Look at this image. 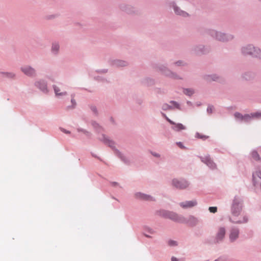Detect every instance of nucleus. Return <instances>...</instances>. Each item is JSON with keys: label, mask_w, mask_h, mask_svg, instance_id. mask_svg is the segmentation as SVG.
<instances>
[{"label": "nucleus", "mask_w": 261, "mask_h": 261, "mask_svg": "<svg viewBox=\"0 0 261 261\" xmlns=\"http://www.w3.org/2000/svg\"><path fill=\"white\" fill-rule=\"evenodd\" d=\"M238 236L239 230L235 228L232 229L229 234V239L231 242H233L238 238Z\"/></svg>", "instance_id": "obj_11"}, {"label": "nucleus", "mask_w": 261, "mask_h": 261, "mask_svg": "<svg viewBox=\"0 0 261 261\" xmlns=\"http://www.w3.org/2000/svg\"><path fill=\"white\" fill-rule=\"evenodd\" d=\"M168 244L170 246H173L176 245V242L174 241H169Z\"/></svg>", "instance_id": "obj_26"}, {"label": "nucleus", "mask_w": 261, "mask_h": 261, "mask_svg": "<svg viewBox=\"0 0 261 261\" xmlns=\"http://www.w3.org/2000/svg\"><path fill=\"white\" fill-rule=\"evenodd\" d=\"M171 260L172 261H178V259L175 257H172L171 258Z\"/></svg>", "instance_id": "obj_29"}, {"label": "nucleus", "mask_w": 261, "mask_h": 261, "mask_svg": "<svg viewBox=\"0 0 261 261\" xmlns=\"http://www.w3.org/2000/svg\"><path fill=\"white\" fill-rule=\"evenodd\" d=\"M8 76L10 77H13L14 76V74L13 73H9L8 74Z\"/></svg>", "instance_id": "obj_28"}, {"label": "nucleus", "mask_w": 261, "mask_h": 261, "mask_svg": "<svg viewBox=\"0 0 261 261\" xmlns=\"http://www.w3.org/2000/svg\"><path fill=\"white\" fill-rule=\"evenodd\" d=\"M170 103L172 105L171 106H170V105H169L168 104H164L163 106V109L164 110H167L171 109H172L173 108H178L179 106H178V105L176 102H175V101H171Z\"/></svg>", "instance_id": "obj_13"}, {"label": "nucleus", "mask_w": 261, "mask_h": 261, "mask_svg": "<svg viewBox=\"0 0 261 261\" xmlns=\"http://www.w3.org/2000/svg\"><path fill=\"white\" fill-rule=\"evenodd\" d=\"M173 185L176 187V188H178L180 189H183L186 188L189 184L186 180H178L176 179H174L172 181Z\"/></svg>", "instance_id": "obj_1"}, {"label": "nucleus", "mask_w": 261, "mask_h": 261, "mask_svg": "<svg viewBox=\"0 0 261 261\" xmlns=\"http://www.w3.org/2000/svg\"><path fill=\"white\" fill-rule=\"evenodd\" d=\"M184 92L185 94L188 95H191L193 93V91L191 89H185L184 91Z\"/></svg>", "instance_id": "obj_21"}, {"label": "nucleus", "mask_w": 261, "mask_h": 261, "mask_svg": "<svg viewBox=\"0 0 261 261\" xmlns=\"http://www.w3.org/2000/svg\"><path fill=\"white\" fill-rule=\"evenodd\" d=\"M261 117V112H256L254 113H251V114H246L243 116L242 121L245 122H248L250 121L251 119L254 118H260Z\"/></svg>", "instance_id": "obj_5"}, {"label": "nucleus", "mask_w": 261, "mask_h": 261, "mask_svg": "<svg viewBox=\"0 0 261 261\" xmlns=\"http://www.w3.org/2000/svg\"><path fill=\"white\" fill-rule=\"evenodd\" d=\"M103 141L108 144L111 147H113L114 146V143L108 138H106L105 136H103Z\"/></svg>", "instance_id": "obj_19"}, {"label": "nucleus", "mask_w": 261, "mask_h": 261, "mask_svg": "<svg viewBox=\"0 0 261 261\" xmlns=\"http://www.w3.org/2000/svg\"><path fill=\"white\" fill-rule=\"evenodd\" d=\"M55 93L56 94V95L57 96H64L67 94L66 92H60L61 90L59 87H58L56 86H53Z\"/></svg>", "instance_id": "obj_14"}, {"label": "nucleus", "mask_w": 261, "mask_h": 261, "mask_svg": "<svg viewBox=\"0 0 261 261\" xmlns=\"http://www.w3.org/2000/svg\"><path fill=\"white\" fill-rule=\"evenodd\" d=\"M225 229L223 227H220L218 229L215 238V241L217 243L221 241L225 237Z\"/></svg>", "instance_id": "obj_2"}, {"label": "nucleus", "mask_w": 261, "mask_h": 261, "mask_svg": "<svg viewBox=\"0 0 261 261\" xmlns=\"http://www.w3.org/2000/svg\"><path fill=\"white\" fill-rule=\"evenodd\" d=\"M247 219H245L244 220V221L243 222H247Z\"/></svg>", "instance_id": "obj_33"}, {"label": "nucleus", "mask_w": 261, "mask_h": 261, "mask_svg": "<svg viewBox=\"0 0 261 261\" xmlns=\"http://www.w3.org/2000/svg\"><path fill=\"white\" fill-rule=\"evenodd\" d=\"M36 85L43 92H47V86L44 81L38 82L36 84Z\"/></svg>", "instance_id": "obj_12"}, {"label": "nucleus", "mask_w": 261, "mask_h": 261, "mask_svg": "<svg viewBox=\"0 0 261 261\" xmlns=\"http://www.w3.org/2000/svg\"><path fill=\"white\" fill-rule=\"evenodd\" d=\"M208 210L211 213H215L217 212V207H210Z\"/></svg>", "instance_id": "obj_24"}, {"label": "nucleus", "mask_w": 261, "mask_h": 261, "mask_svg": "<svg viewBox=\"0 0 261 261\" xmlns=\"http://www.w3.org/2000/svg\"><path fill=\"white\" fill-rule=\"evenodd\" d=\"M201 161L203 163L206 164L210 168L214 169L216 168V165L211 160L209 156H206L201 159Z\"/></svg>", "instance_id": "obj_6"}, {"label": "nucleus", "mask_w": 261, "mask_h": 261, "mask_svg": "<svg viewBox=\"0 0 261 261\" xmlns=\"http://www.w3.org/2000/svg\"><path fill=\"white\" fill-rule=\"evenodd\" d=\"M59 48V44L57 43H55L53 44L52 46V50L53 51H57Z\"/></svg>", "instance_id": "obj_22"}, {"label": "nucleus", "mask_w": 261, "mask_h": 261, "mask_svg": "<svg viewBox=\"0 0 261 261\" xmlns=\"http://www.w3.org/2000/svg\"><path fill=\"white\" fill-rule=\"evenodd\" d=\"M136 196L140 199H142L144 200H150L151 199V197H150V196L142 194L140 193H138L136 194Z\"/></svg>", "instance_id": "obj_15"}, {"label": "nucleus", "mask_w": 261, "mask_h": 261, "mask_svg": "<svg viewBox=\"0 0 261 261\" xmlns=\"http://www.w3.org/2000/svg\"><path fill=\"white\" fill-rule=\"evenodd\" d=\"M177 145L181 148H184V147L183 146L182 143L181 142H178L177 143Z\"/></svg>", "instance_id": "obj_27"}, {"label": "nucleus", "mask_w": 261, "mask_h": 261, "mask_svg": "<svg viewBox=\"0 0 261 261\" xmlns=\"http://www.w3.org/2000/svg\"><path fill=\"white\" fill-rule=\"evenodd\" d=\"M118 65L120 66H124L126 65V63L124 61H118Z\"/></svg>", "instance_id": "obj_25"}, {"label": "nucleus", "mask_w": 261, "mask_h": 261, "mask_svg": "<svg viewBox=\"0 0 261 261\" xmlns=\"http://www.w3.org/2000/svg\"><path fill=\"white\" fill-rule=\"evenodd\" d=\"M260 51L259 49H258L257 50H256L255 48L252 47L251 45H248L247 47H244L243 48V53L244 54H248V55H254L256 56L255 54V52L257 51Z\"/></svg>", "instance_id": "obj_8"}, {"label": "nucleus", "mask_w": 261, "mask_h": 261, "mask_svg": "<svg viewBox=\"0 0 261 261\" xmlns=\"http://www.w3.org/2000/svg\"><path fill=\"white\" fill-rule=\"evenodd\" d=\"M168 121L171 124L173 125L172 129L175 131H180L186 128L185 126L181 123H175L173 121L170 120L169 118H166Z\"/></svg>", "instance_id": "obj_7"}, {"label": "nucleus", "mask_w": 261, "mask_h": 261, "mask_svg": "<svg viewBox=\"0 0 261 261\" xmlns=\"http://www.w3.org/2000/svg\"><path fill=\"white\" fill-rule=\"evenodd\" d=\"M234 116L237 119H240L241 120H242L243 119V115H242L241 114L239 113H235L234 114Z\"/></svg>", "instance_id": "obj_23"}, {"label": "nucleus", "mask_w": 261, "mask_h": 261, "mask_svg": "<svg viewBox=\"0 0 261 261\" xmlns=\"http://www.w3.org/2000/svg\"><path fill=\"white\" fill-rule=\"evenodd\" d=\"M197 204L196 201H189L185 202H181L180 203V205L183 208H188L193 207Z\"/></svg>", "instance_id": "obj_10"}, {"label": "nucleus", "mask_w": 261, "mask_h": 261, "mask_svg": "<svg viewBox=\"0 0 261 261\" xmlns=\"http://www.w3.org/2000/svg\"><path fill=\"white\" fill-rule=\"evenodd\" d=\"M216 36L217 39L220 41H224L228 40L224 34L216 33Z\"/></svg>", "instance_id": "obj_16"}, {"label": "nucleus", "mask_w": 261, "mask_h": 261, "mask_svg": "<svg viewBox=\"0 0 261 261\" xmlns=\"http://www.w3.org/2000/svg\"><path fill=\"white\" fill-rule=\"evenodd\" d=\"M71 102L72 103H74L75 101L73 99H71Z\"/></svg>", "instance_id": "obj_32"}, {"label": "nucleus", "mask_w": 261, "mask_h": 261, "mask_svg": "<svg viewBox=\"0 0 261 261\" xmlns=\"http://www.w3.org/2000/svg\"><path fill=\"white\" fill-rule=\"evenodd\" d=\"M203 138H208V137H205V136H204V137H203Z\"/></svg>", "instance_id": "obj_34"}, {"label": "nucleus", "mask_w": 261, "mask_h": 261, "mask_svg": "<svg viewBox=\"0 0 261 261\" xmlns=\"http://www.w3.org/2000/svg\"><path fill=\"white\" fill-rule=\"evenodd\" d=\"M251 155L253 159H254L255 160H259L260 159L258 153L255 151H253L252 152Z\"/></svg>", "instance_id": "obj_20"}, {"label": "nucleus", "mask_w": 261, "mask_h": 261, "mask_svg": "<svg viewBox=\"0 0 261 261\" xmlns=\"http://www.w3.org/2000/svg\"><path fill=\"white\" fill-rule=\"evenodd\" d=\"M174 9L175 12L178 15H182L185 17L188 16V14L186 12L179 10L177 7H175L174 8Z\"/></svg>", "instance_id": "obj_18"}, {"label": "nucleus", "mask_w": 261, "mask_h": 261, "mask_svg": "<svg viewBox=\"0 0 261 261\" xmlns=\"http://www.w3.org/2000/svg\"><path fill=\"white\" fill-rule=\"evenodd\" d=\"M168 217L170 219L178 222L184 223L186 222L184 217L172 212L169 213Z\"/></svg>", "instance_id": "obj_4"}, {"label": "nucleus", "mask_w": 261, "mask_h": 261, "mask_svg": "<svg viewBox=\"0 0 261 261\" xmlns=\"http://www.w3.org/2000/svg\"><path fill=\"white\" fill-rule=\"evenodd\" d=\"M241 204L236 201H234L232 206V213L235 216H238L241 210Z\"/></svg>", "instance_id": "obj_3"}, {"label": "nucleus", "mask_w": 261, "mask_h": 261, "mask_svg": "<svg viewBox=\"0 0 261 261\" xmlns=\"http://www.w3.org/2000/svg\"><path fill=\"white\" fill-rule=\"evenodd\" d=\"M22 71L27 75H33L35 73V70L29 66H25L21 68Z\"/></svg>", "instance_id": "obj_9"}, {"label": "nucleus", "mask_w": 261, "mask_h": 261, "mask_svg": "<svg viewBox=\"0 0 261 261\" xmlns=\"http://www.w3.org/2000/svg\"><path fill=\"white\" fill-rule=\"evenodd\" d=\"M185 220L186 222H185L184 223H189L191 225H195L197 222L196 218L193 216L189 217L188 220H186V219H185Z\"/></svg>", "instance_id": "obj_17"}, {"label": "nucleus", "mask_w": 261, "mask_h": 261, "mask_svg": "<svg viewBox=\"0 0 261 261\" xmlns=\"http://www.w3.org/2000/svg\"><path fill=\"white\" fill-rule=\"evenodd\" d=\"M207 111H211V112H212V108H211V107H208V108H207Z\"/></svg>", "instance_id": "obj_31"}, {"label": "nucleus", "mask_w": 261, "mask_h": 261, "mask_svg": "<svg viewBox=\"0 0 261 261\" xmlns=\"http://www.w3.org/2000/svg\"><path fill=\"white\" fill-rule=\"evenodd\" d=\"M62 131L66 134H68L69 133V132L68 131H67V130H65L64 129H62Z\"/></svg>", "instance_id": "obj_30"}]
</instances>
